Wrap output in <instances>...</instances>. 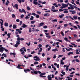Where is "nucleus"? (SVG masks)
<instances>
[{
  "label": "nucleus",
  "instance_id": "33",
  "mask_svg": "<svg viewBox=\"0 0 80 80\" xmlns=\"http://www.w3.org/2000/svg\"><path fill=\"white\" fill-rule=\"evenodd\" d=\"M43 25H44V23L43 22H41L40 23L39 25L40 26H42Z\"/></svg>",
  "mask_w": 80,
  "mask_h": 80
},
{
  "label": "nucleus",
  "instance_id": "42",
  "mask_svg": "<svg viewBox=\"0 0 80 80\" xmlns=\"http://www.w3.org/2000/svg\"><path fill=\"white\" fill-rule=\"evenodd\" d=\"M73 18L74 19H77V16H73Z\"/></svg>",
  "mask_w": 80,
  "mask_h": 80
},
{
  "label": "nucleus",
  "instance_id": "54",
  "mask_svg": "<svg viewBox=\"0 0 80 80\" xmlns=\"http://www.w3.org/2000/svg\"><path fill=\"white\" fill-rule=\"evenodd\" d=\"M47 26H45L43 27V28H47Z\"/></svg>",
  "mask_w": 80,
  "mask_h": 80
},
{
  "label": "nucleus",
  "instance_id": "61",
  "mask_svg": "<svg viewBox=\"0 0 80 80\" xmlns=\"http://www.w3.org/2000/svg\"><path fill=\"white\" fill-rule=\"evenodd\" d=\"M22 21H21L20 22L19 25H22Z\"/></svg>",
  "mask_w": 80,
  "mask_h": 80
},
{
  "label": "nucleus",
  "instance_id": "8",
  "mask_svg": "<svg viewBox=\"0 0 80 80\" xmlns=\"http://www.w3.org/2000/svg\"><path fill=\"white\" fill-rule=\"evenodd\" d=\"M18 4H15V5L13 6V7H14V8H15H15H17V9H18Z\"/></svg>",
  "mask_w": 80,
  "mask_h": 80
},
{
  "label": "nucleus",
  "instance_id": "9",
  "mask_svg": "<svg viewBox=\"0 0 80 80\" xmlns=\"http://www.w3.org/2000/svg\"><path fill=\"white\" fill-rule=\"evenodd\" d=\"M69 18H71V19H72V20H74V19L72 17H71V16H70L69 17L68 16H67L66 17V18H69Z\"/></svg>",
  "mask_w": 80,
  "mask_h": 80
},
{
  "label": "nucleus",
  "instance_id": "48",
  "mask_svg": "<svg viewBox=\"0 0 80 80\" xmlns=\"http://www.w3.org/2000/svg\"><path fill=\"white\" fill-rule=\"evenodd\" d=\"M26 44L28 46H30V42H29V43H27Z\"/></svg>",
  "mask_w": 80,
  "mask_h": 80
},
{
  "label": "nucleus",
  "instance_id": "44",
  "mask_svg": "<svg viewBox=\"0 0 80 80\" xmlns=\"http://www.w3.org/2000/svg\"><path fill=\"white\" fill-rule=\"evenodd\" d=\"M51 49V47L49 46V48H48V51H50V50Z\"/></svg>",
  "mask_w": 80,
  "mask_h": 80
},
{
  "label": "nucleus",
  "instance_id": "1",
  "mask_svg": "<svg viewBox=\"0 0 80 80\" xmlns=\"http://www.w3.org/2000/svg\"><path fill=\"white\" fill-rule=\"evenodd\" d=\"M5 51L6 52H8V50L6 49V48L3 47H1L0 48V52H1V53H3V51ZM0 56H1V54L0 53Z\"/></svg>",
  "mask_w": 80,
  "mask_h": 80
},
{
  "label": "nucleus",
  "instance_id": "59",
  "mask_svg": "<svg viewBox=\"0 0 80 80\" xmlns=\"http://www.w3.org/2000/svg\"><path fill=\"white\" fill-rule=\"evenodd\" d=\"M63 57L62 55H59L58 58H60V57Z\"/></svg>",
  "mask_w": 80,
  "mask_h": 80
},
{
  "label": "nucleus",
  "instance_id": "15",
  "mask_svg": "<svg viewBox=\"0 0 80 80\" xmlns=\"http://www.w3.org/2000/svg\"><path fill=\"white\" fill-rule=\"evenodd\" d=\"M16 31H18V33H19L20 34H21V33H22V31H20V29H16Z\"/></svg>",
  "mask_w": 80,
  "mask_h": 80
},
{
  "label": "nucleus",
  "instance_id": "3",
  "mask_svg": "<svg viewBox=\"0 0 80 80\" xmlns=\"http://www.w3.org/2000/svg\"><path fill=\"white\" fill-rule=\"evenodd\" d=\"M20 38H17V41H16V43L17 45H20Z\"/></svg>",
  "mask_w": 80,
  "mask_h": 80
},
{
  "label": "nucleus",
  "instance_id": "56",
  "mask_svg": "<svg viewBox=\"0 0 80 80\" xmlns=\"http://www.w3.org/2000/svg\"><path fill=\"white\" fill-rule=\"evenodd\" d=\"M74 9V8L72 6L71 7V10H73Z\"/></svg>",
  "mask_w": 80,
  "mask_h": 80
},
{
  "label": "nucleus",
  "instance_id": "4",
  "mask_svg": "<svg viewBox=\"0 0 80 80\" xmlns=\"http://www.w3.org/2000/svg\"><path fill=\"white\" fill-rule=\"evenodd\" d=\"M64 10H65V11H68V9H59V12H61L62 11H64Z\"/></svg>",
  "mask_w": 80,
  "mask_h": 80
},
{
  "label": "nucleus",
  "instance_id": "12",
  "mask_svg": "<svg viewBox=\"0 0 80 80\" xmlns=\"http://www.w3.org/2000/svg\"><path fill=\"white\" fill-rule=\"evenodd\" d=\"M50 14L49 13H46L44 15V17H48V16H50Z\"/></svg>",
  "mask_w": 80,
  "mask_h": 80
},
{
  "label": "nucleus",
  "instance_id": "41",
  "mask_svg": "<svg viewBox=\"0 0 80 80\" xmlns=\"http://www.w3.org/2000/svg\"><path fill=\"white\" fill-rule=\"evenodd\" d=\"M63 13H68V11H65L63 12Z\"/></svg>",
  "mask_w": 80,
  "mask_h": 80
},
{
  "label": "nucleus",
  "instance_id": "28",
  "mask_svg": "<svg viewBox=\"0 0 80 80\" xmlns=\"http://www.w3.org/2000/svg\"><path fill=\"white\" fill-rule=\"evenodd\" d=\"M31 23L32 24H33V23H35V21H31Z\"/></svg>",
  "mask_w": 80,
  "mask_h": 80
},
{
  "label": "nucleus",
  "instance_id": "50",
  "mask_svg": "<svg viewBox=\"0 0 80 80\" xmlns=\"http://www.w3.org/2000/svg\"><path fill=\"white\" fill-rule=\"evenodd\" d=\"M73 28H75V29H78V27H77L76 26H73Z\"/></svg>",
  "mask_w": 80,
  "mask_h": 80
},
{
  "label": "nucleus",
  "instance_id": "46",
  "mask_svg": "<svg viewBox=\"0 0 80 80\" xmlns=\"http://www.w3.org/2000/svg\"><path fill=\"white\" fill-rule=\"evenodd\" d=\"M61 35H62V36H63V37H64V33H63V32L62 31V32H61Z\"/></svg>",
  "mask_w": 80,
  "mask_h": 80
},
{
  "label": "nucleus",
  "instance_id": "37",
  "mask_svg": "<svg viewBox=\"0 0 80 80\" xmlns=\"http://www.w3.org/2000/svg\"><path fill=\"white\" fill-rule=\"evenodd\" d=\"M24 18H26V19H28V18H30V17L27 15L26 16V17H25Z\"/></svg>",
  "mask_w": 80,
  "mask_h": 80
},
{
  "label": "nucleus",
  "instance_id": "39",
  "mask_svg": "<svg viewBox=\"0 0 80 80\" xmlns=\"http://www.w3.org/2000/svg\"><path fill=\"white\" fill-rule=\"evenodd\" d=\"M75 61L77 62H80V61L78 60V59H77V58H76Z\"/></svg>",
  "mask_w": 80,
  "mask_h": 80
},
{
  "label": "nucleus",
  "instance_id": "29",
  "mask_svg": "<svg viewBox=\"0 0 80 80\" xmlns=\"http://www.w3.org/2000/svg\"><path fill=\"white\" fill-rule=\"evenodd\" d=\"M31 18H30V20H33V18H34L33 17L31 16Z\"/></svg>",
  "mask_w": 80,
  "mask_h": 80
},
{
  "label": "nucleus",
  "instance_id": "20",
  "mask_svg": "<svg viewBox=\"0 0 80 80\" xmlns=\"http://www.w3.org/2000/svg\"><path fill=\"white\" fill-rule=\"evenodd\" d=\"M78 49H77L76 53V54H80V52H78Z\"/></svg>",
  "mask_w": 80,
  "mask_h": 80
},
{
  "label": "nucleus",
  "instance_id": "31",
  "mask_svg": "<svg viewBox=\"0 0 80 80\" xmlns=\"http://www.w3.org/2000/svg\"><path fill=\"white\" fill-rule=\"evenodd\" d=\"M46 74V73L43 72V73H41L40 75H45Z\"/></svg>",
  "mask_w": 80,
  "mask_h": 80
},
{
  "label": "nucleus",
  "instance_id": "2",
  "mask_svg": "<svg viewBox=\"0 0 80 80\" xmlns=\"http://www.w3.org/2000/svg\"><path fill=\"white\" fill-rule=\"evenodd\" d=\"M68 5H69V3H67V4H65L62 3V6L60 8L61 9H62V8H65V7H67L68 6Z\"/></svg>",
  "mask_w": 80,
  "mask_h": 80
},
{
  "label": "nucleus",
  "instance_id": "10",
  "mask_svg": "<svg viewBox=\"0 0 80 80\" xmlns=\"http://www.w3.org/2000/svg\"><path fill=\"white\" fill-rule=\"evenodd\" d=\"M0 20H1V21H2V22H0V23L1 24V26H2V25H3V20L2 19H0Z\"/></svg>",
  "mask_w": 80,
  "mask_h": 80
},
{
  "label": "nucleus",
  "instance_id": "26",
  "mask_svg": "<svg viewBox=\"0 0 80 80\" xmlns=\"http://www.w3.org/2000/svg\"><path fill=\"white\" fill-rule=\"evenodd\" d=\"M34 74H38V71H34Z\"/></svg>",
  "mask_w": 80,
  "mask_h": 80
},
{
  "label": "nucleus",
  "instance_id": "58",
  "mask_svg": "<svg viewBox=\"0 0 80 80\" xmlns=\"http://www.w3.org/2000/svg\"><path fill=\"white\" fill-rule=\"evenodd\" d=\"M38 2L39 3H42V1L40 0L38 1Z\"/></svg>",
  "mask_w": 80,
  "mask_h": 80
},
{
  "label": "nucleus",
  "instance_id": "32",
  "mask_svg": "<svg viewBox=\"0 0 80 80\" xmlns=\"http://www.w3.org/2000/svg\"><path fill=\"white\" fill-rule=\"evenodd\" d=\"M36 18H38L40 17V15H39L38 14H37L36 16Z\"/></svg>",
  "mask_w": 80,
  "mask_h": 80
},
{
  "label": "nucleus",
  "instance_id": "51",
  "mask_svg": "<svg viewBox=\"0 0 80 80\" xmlns=\"http://www.w3.org/2000/svg\"><path fill=\"white\" fill-rule=\"evenodd\" d=\"M46 37L48 38H51V36L50 35H46Z\"/></svg>",
  "mask_w": 80,
  "mask_h": 80
},
{
  "label": "nucleus",
  "instance_id": "19",
  "mask_svg": "<svg viewBox=\"0 0 80 80\" xmlns=\"http://www.w3.org/2000/svg\"><path fill=\"white\" fill-rule=\"evenodd\" d=\"M5 27H8V23L7 22H5Z\"/></svg>",
  "mask_w": 80,
  "mask_h": 80
},
{
  "label": "nucleus",
  "instance_id": "17",
  "mask_svg": "<svg viewBox=\"0 0 80 80\" xmlns=\"http://www.w3.org/2000/svg\"><path fill=\"white\" fill-rule=\"evenodd\" d=\"M20 67H22V65H21L20 64H18V66L17 67V68H19V69L20 68L21 69H22V68H20Z\"/></svg>",
  "mask_w": 80,
  "mask_h": 80
},
{
  "label": "nucleus",
  "instance_id": "5",
  "mask_svg": "<svg viewBox=\"0 0 80 80\" xmlns=\"http://www.w3.org/2000/svg\"><path fill=\"white\" fill-rule=\"evenodd\" d=\"M17 1L20 3V4H21L22 3V2H24L25 1L24 0H17Z\"/></svg>",
  "mask_w": 80,
  "mask_h": 80
},
{
  "label": "nucleus",
  "instance_id": "52",
  "mask_svg": "<svg viewBox=\"0 0 80 80\" xmlns=\"http://www.w3.org/2000/svg\"><path fill=\"white\" fill-rule=\"evenodd\" d=\"M48 80H52V77H48Z\"/></svg>",
  "mask_w": 80,
  "mask_h": 80
},
{
  "label": "nucleus",
  "instance_id": "14",
  "mask_svg": "<svg viewBox=\"0 0 80 80\" xmlns=\"http://www.w3.org/2000/svg\"><path fill=\"white\" fill-rule=\"evenodd\" d=\"M34 60H35V61H39V60H40V58L38 57V58L36 59H34Z\"/></svg>",
  "mask_w": 80,
  "mask_h": 80
},
{
  "label": "nucleus",
  "instance_id": "21",
  "mask_svg": "<svg viewBox=\"0 0 80 80\" xmlns=\"http://www.w3.org/2000/svg\"><path fill=\"white\" fill-rule=\"evenodd\" d=\"M13 28L14 29L17 28V25H13Z\"/></svg>",
  "mask_w": 80,
  "mask_h": 80
},
{
  "label": "nucleus",
  "instance_id": "64",
  "mask_svg": "<svg viewBox=\"0 0 80 80\" xmlns=\"http://www.w3.org/2000/svg\"><path fill=\"white\" fill-rule=\"evenodd\" d=\"M18 46V44H15V45H14V47H17Z\"/></svg>",
  "mask_w": 80,
  "mask_h": 80
},
{
  "label": "nucleus",
  "instance_id": "25",
  "mask_svg": "<svg viewBox=\"0 0 80 80\" xmlns=\"http://www.w3.org/2000/svg\"><path fill=\"white\" fill-rule=\"evenodd\" d=\"M25 40L24 38H19V41L20 40H21V41H23V40Z\"/></svg>",
  "mask_w": 80,
  "mask_h": 80
},
{
  "label": "nucleus",
  "instance_id": "24",
  "mask_svg": "<svg viewBox=\"0 0 80 80\" xmlns=\"http://www.w3.org/2000/svg\"><path fill=\"white\" fill-rule=\"evenodd\" d=\"M22 12H24V13H25V14H26V12H25V10L23 9H22Z\"/></svg>",
  "mask_w": 80,
  "mask_h": 80
},
{
  "label": "nucleus",
  "instance_id": "30",
  "mask_svg": "<svg viewBox=\"0 0 80 80\" xmlns=\"http://www.w3.org/2000/svg\"><path fill=\"white\" fill-rule=\"evenodd\" d=\"M73 52H69L68 53V55H70V54H73Z\"/></svg>",
  "mask_w": 80,
  "mask_h": 80
},
{
  "label": "nucleus",
  "instance_id": "45",
  "mask_svg": "<svg viewBox=\"0 0 80 80\" xmlns=\"http://www.w3.org/2000/svg\"><path fill=\"white\" fill-rule=\"evenodd\" d=\"M38 47H39V48H40L41 47H42V45L41 44H39Z\"/></svg>",
  "mask_w": 80,
  "mask_h": 80
},
{
  "label": "nucleus",
  "instance_id": "63",
  "mask_svg": "<svg viewBox=\"0 0 80 80\" xmlns=\"http://www.w3.org/2000/svg\"><path fill=\"white\" fill-rule=\"evenodd\" d=\"M19 11L20 12H21V13H22V9H19Z\"/></svg>",
  "mask_w": 80,
  "mask_h": 80
},
{
  "label": "nucleus",
  "instance_id": "16",
  "mask_svg": "<svg viewBox=\"0 0 80 80\" xmlns=\"http://www.w3.org/2000/svg\"><path fill=\"white\" fill-rule=\"evenodd\" d=\"M64 14H62L61 15L59 16V17L60 18H63V16H64Z\"/></svg>",
  "mask_w": 80,
  "mask_h": 80
},
{
  "label": "nucleus",
  "instance_id": "36",
  "mask_svg": "<svg viewBox=\"0 0 80 80\" xmlns=\"http://www.w3.org/2000/svg\"><path fill=\"white\" fill-rule=\"evenodd\" d=\"M43 75H39L40 77H43L44 78H46V76H43Z\"/></svg>",
  "mask_w": 80,
  "mask_h": 80
},
{
  "label": "nucleus",
  "instance_id": "47",
  "mask_svg": "<svg viewBox=\"0 0 80 80\" xmlns=\"http://www.w3.org/2000/svg\"><path fill=\"white\" fill-rule=\"evenodd\" d=\"M38 40H39V42H41V41H42V39H40V38H39L38 39Z\"/></svg>",
  "mask_w": 80,
  "mask_h": 80
},
{
  "label": "nucleus",
  "instance_id": "7",
  "mask_svg": "<svg viewBox=\"0 0 80 80\" xmlns=\"http://www.w3.org/2000/svg\"><path fill=\"white\" fill-rule=\"evenodd\" d=\"M69 12H72V14L73 15H74L75 13H76V12L74 11V10H69Z\"/></svg>",
  "mask_w": 80,
  "mask_h": 80
},
{
  "label": "nucleus",
  "instance_id": "60",
  "mask_svg": "<svg viewBox=\"0 0 80 80\" xmlns=\"http://www.w3.org/2000/svg\"><path fill=\"white\" fill-rule=\"evenodd\" d=\"M34 53H35V51H33L31 53V54H33Z\"/></svg>",
  "mask_w": 80,
  "mask_h": 80
},
{
  "label": "nucleus",
  "instance_id": "18",
  "mask_svg": "<svg viewBox=\"0 0 80 80\" xmlns=\"http://www.w3.org/2000/svg\"><path fill=\"white\" fill-rule=\"evenodd\" d=\"M33 3L34 4L36 5H38V2L37 1H33Z\"/></svg>",
  "mask_w": 80,
  "mask_h": 80
},
{
  "label": "nucleus",
  "instance_id": "27",
  "mask_svg": "<svg viewBox=\"0 0 80 80\" xmlns=\"http://www.w3.org/2000/svg\"><path fill=\"white\" fill-rule=\"evenodd\" d=\"M16 17V16L14 14H12V18H14Z\"/></svg>",
  "mask_w": 80,
  "mask_h": 80
},
{
  "label": "nucleus",
  "instance_id": "23",
  "mask_svg": "<svg viewBox=\"0 0 80 80\" xmlns=\"http://www.w3.org/2000/svg\"><path fill=\"white\" fill-rule=\"evenodd\" d=\"M56 51H58V50H57V48H55L54 49L52 50V52H56Z\"/></svg>",
  "mask_w": 80,
  "mask_h": 80
},
{
  "label": "nucleus",
  "instance_id": "55",
  "mask_svg": "<svg viewBox=\"0 0 80 80\" xmlns=\"http://www.w3.org/2000/svg\"><path fill=\"white\" fill-rule=\"evenodd\" d=\"M57 41L58 42H62V40H59V39H58L57 40Z\"/></svg>",
  "mask_w": 80,
  "mask_h": 80
},
{
  "label": "nucleus",
  "instance_id": "49",
  "mask_svg": "<svg viewBox=\"0 0 80 80\" xmlns=\"http://www.w3.org/2000/svg\"><path fill=\"white\" fill-rule=\"evenodd\" d=\"M38 64V62H37V61L35 62L34 63V65H36V64Z\"/></svg>",
  "mask_w": 80,
  "mask_h": 80
},
{
  "label": "nucleus",
  "instance_id": "43",
  "mask_svg": "<svg viewBox=\"0 0 80 80\" xmlns=\"http://www.w3.org/2000/svg\"><path fill=\"white\" fill-rule=\"evenodd\" d=\"M32 28H29V32H32Z\"/></svg>",
  "mask_w": 80,
  "mask_h": 80
},
{
  "label": "nucleus",
  "instance_id": "53",
  "mask_svg": "<svg viewBox=\"0 0 80 80\" xmlns=\"http://www.w3.org/2000/svg\"><path fill=\"white\" fill-rule=\"evenodd\" d=\"M37 13H38V14H41V12H39V11H38L37 12Z\"/></svg>",
  "mask_w": 80,
  "mask_h": 80
},
{
  "label": "nucleus",
  "instance_id": "34",
  "mask_svg": "<svg viewBox=\"0 0 80 80\" xmlns=\"http://www.w3.org/2000/svg\"><path fill=\"white\" fill-rule=\"evenodd\" d=\"M58 10H52V11L53 12H58Z\"/></svg>",
  "mask_w": 80,
  "mask_h": 80
},
{
  "label": "nucleus",
  "instance_id": "57",
  "mask_svg": "<svg viewBox=\"0 0 80 80\" xmlns=\"http://www.w3.org/2000/svg\"><path fill=\"white\" fill-rule=\"evenodd\" d=\"M68 26V24H65L64 25V27H67Z\"/></svg>",
  "mask_w": 80,
  "mask_h": 80
},
{
  "label": "nucleus",
  "instance_id": "35",
  "mask_svg": "<svg viewBox=\"0 0 80 80\" xmlns=\"http://www.w3.org/2000/svg\"><path fill=\"white\" fill-rule=\"evenodd\" d=\"M27 9L28 10H31V9L30 8V7L29 6H28L27 7Z\"/></svg>",
  "mask_w": 80,
  "mask_h": 80
},
{
  "label": "nucleus",
  "instance_id": "13",
  "mask_svg": "<svg viewBox=\"0 0 80 80\" xmlns=\"http://www.w3.org/2000/svg\"><path fill=\"white\" fill-rule=\"evenodd\" d=\"M64 40H65L66 42H70V41H69L68 40V38H64Z\"/></svg>",
  "mask_w": 80,
  "mask_h": 80
},
{
  "label": "nucleus",
  "instance_id": "11",
  "mask_svg": "<svg viewBox=\"0 0 80 80\" xmlns=\"http://www.w3.org/2000/svg\"><path fill=\"white\" fill-rule=\"evenodd\" d=\"M24 71L25 72V73H27V72H30L31 71L30 70L27 69H24Z\"/></svg>",
  "mask_w": 80,
  "mask_h": 80
},
{
  "label": "nucleus",
  "instance_id": "38",
  "mask_svg": "<svg viewBox=\"0 0 80 80\" xmlns=\"http://www.w3.org/2000/svg\"><path fill=\"white\" fill-rule=\"evenodd\" d=\"M24 17V15L22 14L21 15V18H22Z\"/></svg>",
  "mask_w": 80,
  "mask_h": 80
},
{
  "label": "nucleus",
  "instance_id": "22",
  "mask_svg": "<svg viewBox=\"0 0 80 80\" xmlns=\"http://www.w3.org/2000/svg\"><path fill=\"white\" fill-rule=\"evenodd\" d=\"M10 55H13L14 56L16 55V54L15 53L12 52L10 53Z\"/></svg>",
  "mask_w": 80,
  "mask_h": 80
},
{
  "label": "nucleus",
  "instance_id": "40",
  "mask_svg": "<svg viewBox=\"0 0 80 80\" xmlns=\"http://www.w3.org/2000/svg\"><path fill=\"white\" fill-rule=\"evenodd\" d=\"M57 19H54V20H52V22H57Z\"/></svg>",
  "mask_w": 80,
  "mask_h": 80
},
{
  "label": "nucleus",
  "instance_id": "62",
  "mask_svg": "<svg viewBox=\"0 0 80 80\" xmlns=\"http://www.w3.org/2000/svg\"><path fill=\"white\" fill-rule=\"evenodd\" d=\"M61 73H62V74H63V75H65V72H61Z\"/></svg>",
  "mask_w": 80,
  "mask_h": 80
},
{
  "label": "nucleus",
  "instance_id": "6",
  "mask_svg": "<svg viewBox=\"0 0 80 80\" xmlns=\"http://www.w3.org/2000/svg\"><path fill=\"white\" fill-rule=\"evenodd\" d=\"M21 27H22V28H26L27 27V25L24 23H23L22 25V26Z\"/></svg>",
  "mask_w": 80,
  "mask_h": 80
}]
</instances>
